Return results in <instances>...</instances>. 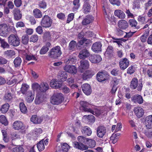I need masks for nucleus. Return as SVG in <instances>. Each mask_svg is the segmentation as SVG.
Here are the masks:
<instances>
[{"label": "nucleus", "instance_id": "f257e3e1", "mask_svg": "<svg viewBox=\"0 0 152 152\" xmlns=\"http://www.w3.org/2000/svg\"><path fill=\"white\" fill-rule=\"evenodd\" d=\"M88 139L82 136H79L77 137V140L80 143L77 142H75L73 143V146L76 148L82 150L87 149L88 147L86 145H84L83 144H87Z\"/></svg>", "mask_w": 152, "mask_h": 152}, {"label": "nucleus", "instance_id": "f03ea898", "mask_svg": "<svg viewBox=\"0 0 152 152\" xmlns=\"http://www.w3.org/2000/svg\"><path fill=\"white\" fill-rule=\"evenodd\" d=\"M61 47L57 46L52 48L48 54V56L54 59L60 57L62 54Z\"/></svg>", "mask_w": 152, "mask_h": 152}, {"label": "nucleus", "instance_id": "7ed1b4c3", "mask_svg": "<svg viewBox=\"0 0 152 152\" xmlns=\"http://www.w3.org/2000/svg\"><path fill=\"white\" fill-rule=\"evenodd\" d=\"M64 99L63 94L61 93H54L51 97V103L53 104L58 105Z\"/></svg>", "mask_w": 152, "mask_h": 152}, {"label": "nucleus", "instance_id": "20e7f679", "mask_svg": "<svg viewBox=\"0 0 152 152\" xmlns=\"http://www.w3.org/2000/svg\"><path fill=\"white\" fill-rule=\"evenodd\" d=\"M7 40L9 44L13 46L17 47L20 45V40L16 34H11L8 37Z\"/></svg>", "mask_w": 152, "mask_h": 152}, {"label": "nucleus", "instance_id": "39448f33", "mask_svg": "<svg viewBox=\"0 0 152 152\" xmlns=\"http://www.w3.org/2000/svg\"><path fill=\"white\" fill-rule=\"evenodd\" d=\"M130 87L131 89H135L137 88L138 91H141L142 87V85L141 82L138 83V80L136 77L133 78L130 83Z\"/></svg>", "mask_w": 152, "mask_h": 152}, {"label": "nucleus", "instance_id": "423d86ee", "mask_svg": "<svg viewBox=\"0 0 152 152\" xmlns=\"http://www.w3.org/2000/svg\"><path fill=\"white\" fill-rule=\"evenodd\" d=\"M109 78V75L107 72L105 71L99 72L96 75V78L99 82H103Z\"/></svg>", "mask_w": 152, "mask_h": 152}, {"label": "nucleus", "instance_id": "0eeeda50", "mask_svg": "<svg viewBox=\"0 0 152 152\" xmlns=\"http://www.w3.org/2000/svg\"><path fill=\"white\" fill-rule=\"evenodd\" d=\"M52 22V20L48 15H45L42 19L41 24L43 27L48 28L51 26Z\"/></svg>", "mask_w": 152, "mask_h": 152}, {"label": "nucleus", "instance_id": "6e6552de", "mask_svg": "<svg viewBox=\"0 0 152 152\" xmlns=\"http://www.w3.org/2000/svg\"><path fill=\"white\" fill-rule=\"evenodd\" d=\"M80 110L85 112H90L91 111V109L90 108V104L84 101H81L80 102Z\"/></svg>", "mask_w": 152, "mask_h": 152}, {"label": "nucleus", "instance_id": "1a4fd4ad", "mask_svg": "<svg viewBox=\"0 0 152 152\" xmlns=\"http://www.w3.org/2000/svg\"><path fill=\"white\" fill-rule=\"evenodd\" d=\"M97 135L99 138H102L106 132V128L104 126H98L97 129Z\"/></svg>", "mask_w": 152, "mask_h": 152}, {"label": "nucleus", "instance_id": "9d476101", "mask_svg": "<svg viewBox=\"0 0 152 152\" xmlns=\"http://www.w3.org/2000/svg\"><path fill=\"white\" fill-rule=\"evenodd\" d=\"M129 64V61L126 58H122L120 59L119 65L121 69L124 70L128 66Z\"/></svg>", "mask_w": 152, "mask_h": 152}, {"label": "nucleus", "instance_id": "9b49d317", "mask_svg": "<svg viewBox=\"0 0 152 152\" xmlns=\"http://www.w3.org/2000/svg\"><path fill=\"white\" fill-rule=\"evenodd\" d=\"M102 44L99 42L94 43L91 47V50L95 53H99L102 51Z\"/></svg>", "mask_w": 152, "mask_h": 152}, {"label": "nucleus", "instance_id": "f8f14e48", "mask_svg": "<svg viewBox=\"0 0 152 152\" xmlns=\"http://www.w3.org/2000/svg\"><path fill=\"white\" fill-rule=\"evenodd\" d=\"M8 31V28L6 24L2 23L0 24V35L6 37Z\"/></svg>", "mask_w": 152, "mask_h": 152}, {"label": "nucleus", "instance_id": "ddd939ff", "mask_svg": "<svg viewBox=\"0 0 152 152\" xmlns=\"http://www.w3.org/2000/svg\"><path fill=\"white\" fill-rule=\"evenodd\" d=\"M80 65L79 66V68L80 72H82L84 70L87 69L89 66L88 62L86 60H82L80 61Z\"/></svg>", "mask_w": 152, "mask_h": 152}, {"label": "nucleus", "instance_id": "4468645a", "mask_svg": "<svg viewBox=\"0 0 152 152\" xmlns=\"http://www.w3.org/2000/svg\"><path fill=\"white\" fill-rule=\"evenodd\" d=\"M64 70L66 72L72 74H76L77 72V69L75 66L66 65L64 67Z\"/></svg>", "mask_w": 152, "mask_h": 152}, {"label": "nucleus", "instance_id": "2eb2a0df", "mask_svg": "<svg viewBox=\"0 0 152 152\" xmlns=\"http://www.w3.org/2000/svg\"><path fill=\"white\" fill-rule=\"evenodd\" d=\"M81 87L82 91L85 94L89 95L91 94L92 90L90 85L87 83H85Z\"/></svg>", "mask_w": 152, "mask_h": 152}, {"label": "nucleus", "instance_id": "dca6fc26", "mask_svg": "<svg viewBox=\"0 0 152 152\" xmlns=\"http://www.w3.org/2000/svg\"><path fill=\"white\" fill-rule=\"evenodd\" d=\"M77 61V57L73 55H72L69 56L65 59L64 62L67 64H73L75 63Z\"/></svg>", "mask_w": 152, "mask_h": 152}, {"label": "nucleus", "instance_id": "f3484780", "mask_svg": "<svg viewBox=\"0 0 152 152\" xmlns=\"http://www.w3.org/2000/svg\"><path fill=\"white\" fill-rule=\"evenodd\" d=\"M34 97V92L33 91H28L26 93V99L28 102H31Z\"/></svg>", "mask_w": 152, "mask_h": 152}, {"label": "nucleus", "instance_id": "a211bd4d", "mask_svg": "<svg viewBox=\"0 0 152 152\" xmlns=\"http://www.w3.org/2000/svg\"><path fill=\"white\" fill-rule=\"evenodd\" d=\"M67 77L68 75L66 72L62 71H60L57 75V78L62 82L66 81Z\"/></svg>", "mask_w": 152, "mask_h": 152}, {"label": "nucleus", "instance_id": "6ab92c4d", "mask_svg": "<svg viewBox=\"0 0 152 152\" xmlns=\"http://www.w3.org/2000/svg\"><path fill=\"white\" fill-rule=\"evenodd\" d=\"M90 61L93 63H97L102 60L101 57L99 55H91L89 57Z\"/></svg>", "mask_w": 152, "mask_h": 152}, {"label": "nucleus", "instance_id": "aec40b11", "mask_svg": "<svg viewBox=\"0 0 152 152\" xmlns=\"http://www.w3.org/2000/svg\"><path fill=\"white\" fill-rule=\"evenodd\" d=\"M131 99L132 101L135 103L141 104L143 102L142 97L140 95H134L132 97Z\"/></svg>", "mask_w": 152, "mask_h": 152}, {"label": "nucleus", "instance_id": "412c9836", "mask_svg": "<svg viewBox=\"0 0 152 152\" xmlns=\"http://www.w3.org/2000/svg\"><path fill=\"white\" fill-rule=\"evenodd\" d=\"M90 55V54L88 50L86 48H85L80 52L78 56L80 59H84L89 56Z\"/></svg>", "mask_w": 152, "mask_h": 152}, {"label": "nucleus", "instance_id": "4be33fe9", "mask_svg": "<svg viewBox=\"0 0 152 152\" xmlns=\"http://www.w3.org/2000/svg\"><path fill=\"white\" fill-rule=\"evenodd\" d=\"M13 13L14 16V19L16 20H20L22 18V14L18 8H15L13 10Z\"/></svg>", "mask_w": 152, "mask_h": 152}, {"label": "nucleus", "instance_id": "5701e85b", "mask_svg": "<svg viewBox=\"0 0 152 152\" xmlns=\"http://www.w3.org/2000/svg\"><path fill=\"white\" fill-rule=\"evenodd\" d=\"M118 27L122 29H126L129 26V24L127 21L125 20H121L118 23Z\"/></svg>", "mask_w": 152, "mask_h": 152}, {"label": "nucleus", "instance_id": "b1692460", "mask_svg": "<svg viewBox=\"0 0 152 152\" xmlns=\"http://www.w3.org/2000/svg\"><path fill=\"white\" fill-rule=\"evenodd\" d=\"M94 74L93 71L88 70L83 74L82 78L83 80H86L91 77Z\"/></svg>", "mask_w": 152, "mask_h": 152}, {"label": "nucleus", "instance_id": "393cba45", "mask_svg": "<svg viewBox=\"0 0 152 152\" xmlns=\"http://www.w3.org/2000/svg\"><path fill=\"white\" fill-rule=\"evenodd\" d=\"M12 127L15 130L23 129L24 128L23 123L20 121H15L13 124Z\"/></svg>", "mask_w": 152, "mask_h": 152}, {"label": "nucleus", "instance_id": "a878e982", "mask_svg": "<svg viewBox=\"0 0 152 152\" xmlns=\"http://www.w3.org/2000/svg\"><path fill=\"white\" fill-rule=\"evenodd\" d=\"M94 19L92 15H88L83 20L82 23L83 25H87L91 22Z\"/></svg>", "mask_w": 152, "mask_h": 152}, {"label": "nucleus", "instance_id": "bb28decb", "mask_svg": "<svg viewBox=\"0 0 152 152\" xmlns=\"http://www.w3.org/2000/svg\"><path fill=\"white\" fill-rule=\"evenodd\" d=\"M134 111L138 118H140L142 117L144 113L143 110L141 107L134 108Z\"/></svg>", "mask_w": 152, "mask_h": 152}, {"label": "nucleus", "instance_id": "cd10ccee", "mask_svg": "<svg viewBox=\"0 0 152 152\" xmlns=\"http://www.w3.org/2000/svg\"><path fill=\"white\" fill-rule=\"evenodd\" d=\"M146 127L148 129L152 128V115L147 116L145 119Z\"/></svg>", "mask_w": 152, "mask_h": 152}, {"label": "nucleus", "instance_id": "c85d7f7f", "mask_svg": "<svg viewBox=\"0 0 152 152\" xmlns=\"http://www.w3.org/2000/svg\"><path fill=\"white\" fill-rule=\"evenodd\" d=\"M81 131L82 134L85 135L90 136L92 133L91 128L88 126L82 127Z\"/></svg>", "mask_w": 152, "mask_h": 152}, {"label": "nucleus", "instance_id": "c756f323", "mask_svg": "<svg viewBox=\"0 0 152 152\" xmlns=\"http://www.w3.org/2000/svg\"><path fill=\"white\" fill-rule=\"evenodd\" d=\"M115 15L121 19H124L125 17V15L122 10H116L114 12Z\"/></svg>", "mask_w": 152, "mask_h": 152}, {"label": "nucleus", "instance_id": "7c9ffc66", "mask_svg": "<svg viewBox=\"0 0 152 152\" xmlns=\"http://www.w3.org/2000/svg\"><path fill=\"white\" fill-rule=\"evenodd\" d=\"M52 82L50 83V86L53 88H61L62 86V83H59L56 80H52Z\"/></svg>", "mask_w": 152, "mask_h": 152}, {"label": "nucleus", "instance_id": "2f4dec72", "mask_svg": "<svg viewBox=\"0 0 152 152\" xmlns=\"http://www.w3.org/2000/svg\"><path fill=\"white\" fill-rule=\"evenodd\" d=\"M31 121L34 124H40L42 121L40 118H38L36 115H33L30 119Z\"/></svg>", "mask_w": 152, "mask_h": 152}, {"label": "nucleus", "instance_id": "473e14b6", "mask_svg": "<svg viewBox=\"0 0 152 152\" xmlns=\"http://www.w3.org/2000/svg\"><path fill=\"white\" fill-rule=\"evenodd\" d=\"M9 107V104L8 103H5L1 106L0 108V110L2 113H5L8 111Z\"/></svg>", "mask_w": 152, "mask_h": 152}, {"label": "nucleus", "instance_id": "72a5a7b5", "mask_svg": "<svg viewBox=\"0 0 152 152\" xmlns=\"http://www.w3.org/2000/svg\"><path fill=\"white\" fill-rule=\"evenodd\" d=\"M13 95L11 93L7 92L5 94L4 96V100L6 102L11 101L13 98Z\"/></svg>", "mask_w": 152, "mask_h": 152}, {"label": "nucleus", "instance_id": "f704fd0d", "mask_svg": "<svg viewBox=\"0 0 152 152\" xmlns=\"http://www.w3.org/2000/svg\"><path fill=\"white\" fill-rule=\"evenodd\" d=\"M49 88L48 85L46 83H42L40 85L39 89L42 92H45Z\"/></svg>", "mask_w": 152, "mask_h": 152}, {"label": "nucleus", "instance_id": "c9c22d12", "mask_svg": "<svg viewBox=\"0 0 152 152\" xmlns=\"http://www.w3.org/2000/svg\"><path fill=\"white\" fill-rule=\"evenodd\" d=\"M33 14L34 17L36 18H40L42 17V12L37 9H35L34 10Z\"/></svg>", "mask_w": 152, "mask_h": 152}, {"label": "nucleus", "instance_id": "e433bc0d", "mask_svg": "<svg viewBox=\"0 0 152 152\" xmlns=\"http://www.w3.org/2000/svg\"><path fill=\"white\" fill-rule=\"evenodd\" d=\"M129 23L130 26L131 27H135L136 28H137V29L140 28V26H137V21L134 19L129 20Z\"/></svg>", "mask_w": 152, "mask_h": 152}, {"label": "nucleus", "instance_id": "4c0bfd02", "mask_svg": "<svg viewBox=\"0 0 152 152\" xmlns=\"http://www.w3.org/2000/svg\"><path fill=\"white\" fill-rule=\"evenodd\" d=\"M4 54L7 56L9 58H12L15 55V51L13 50H9L5 51Z\"/></svg>", "mask_w": 152, "mask_h": 152}, {"label": "nucleus", "instance_id": "58836bf2", "mask_svg": "<svg viewBox=\"0 0 152 152\" xmlns=\"http://www.w3.org/2000/svg\"><path fill=\"white\" fill-rule=\"evenodd\" d=\"M37 147L39 151H42L45 148V146L44 144V139L40 141L37 144Z\"/></svg>", "mask_w": 152, "mask_h": 152}, {"label": "nucleus", "instance_id": "ea45409f", "mask_svg": "<svg viewBox=\"0 0 152 152\" xmlns=\"http://www.w3.org/2000/svg\"><path fill=\"white\" fill-rule=\"evenodd\" d=\"M83 9L84 10V13L86 14L90 11V5L88 3H85L83 5Z\"/></svg>", "mask_w": 152, "mask_h": 152}, {"label": "nucleus", "instance_id": "a19ab883", "mask_svg": "<svg viewBox=\"0 0 152 152\" xmlns=\"http://www.w3.org/2000/svg\"><path fill=\"white\" fill-rule=\"evenodd\" d=\"M22 60L21 58L20 57H16L14 60L13 62L14 66L15 67H19L20 66Z\"/></svg>", "mask_w": 152, "mask_h": 152}, {"label": "nucleus", "instance_id": "79ce46f5", "mask_svg": "<svg viewBox=\"0 0 152 152\" xmlns=\"http://www.w3.org/2000/svg\"><path fill=\"white\" fill-rule=\"evenodd\" d=\"M0 122L5 126H7L8 124V122L7 119L4 115L0 116Z\"/></svg>", "mask_w": 152, "mask_h": 152}, {"label": "nucleus", "instance_id": "37998d69", "mask_svg": "<svg viewBox=\"0 0 152 152\" xmlns=\"http://www.w3.org/2000/svg\"><path fill=\"white\" fill-rule=\"evenodd\" d=\"M44 100V99L42 96L41 95H38L36 96L35 102L36 104H39L42 103Z\"/></svg>", "mask_w": 152, "mask_h": 152}, {"label": "nucleus", "instance_id": "c03bdc74", "mask_svg": "<svg viewBox=\"0 0 152 152\" xmlns=\"http://www.w3.org/2000/svg\"><path fill=\"white\" fill-rule=\"evenodd\" d=\"M140 2L139 0H135L133 2L132 8L133 9L140 8Z\"/></svg>", "mask_w": 152, "mask_h": 152}, {"label": "nucleus", "instance_id": "a18cd8bd", "mask_svg": "<svg viewBox=\"0 0 152 152\" xmlns=\"http://www.w3.org/2000/svg\"><path fill=\"white\" fill-rule=\"evenodd\" d=\"M73 4L74 5V6L72 9L73 11H75L78 9L80 6L79 0H74L73 1Z\"/></svg>", "mask_w": 152, "mask_h": 152}, {"label": "nucleus", "instance_id": "49530a36", "mask_svg": "<svg viewBox=\"0 0 152 152\" xmlns=\"http://www.w3.org/2000/svg\"><path fill=\"white\" fill-rule=\"evenodd\" d=\"M113 48L112 46H109L107 49L105 53L111 56H113Z\"/></svg>", "mask_w": 152, "mask_h": 152}, {"label": "nucleus", "instance_id": "de8ad7c7", "mask_svg": "<svg viewBox=\"0 0 152 152\" xmlns=\"http://www.w3.org/2000/svg\"><path fill=\"white\" fill-rule=\"evenodd\" d=\"M76 46H77V43L74 40L71 41L69 45V48L70 50H73Z\"/></svg>", "mask_w": 152, "mask_h": 152}, {"label": "nucleus", "instance_id": "09e8293b", "mask_svg": "<svg viewBox=\"0 0 152 152\" xmlns=\"http://www.w3.org/2000/svg\"><path fill=\"white\" fill-rule=\"evenodd\" d=\"M111 74L115 76H120L121 73L119 69H114L111 71Z\"/></svg>", "mask_w": 152, "mask_h": 152}, {"label": "nucleus", "instance_id": "8fccbe9b", "mask_svg": "<svg viewBox=\"0 0 152 152\" xmlns=\"http://www.w3.org/2000/svg\"><path fill=\"white\" fill-rule=\"evenodd\" d=\"M20 108L21 111L23 113L27 112V109L25 104L23 102H21L20 104Z\"/></svg>", "mask_w": 152, "mask_h": 152}, {"label": "nucleus", "instance_id": "3c124183", "mask_svg": "<svg viewBox=\"0 0 152 152\" xmlns=\"http://www.w3.org/2000/svg\"><path fill=\"white\" fill-rule=\"evenodd\" d=\"M25 59L27 61H30L31 60H37V59L32 54H26L25 55Z\"/></svg>", "mask_w": 152, "mask_h": 152}, {"label": "nucleus", "instance_id": "603ef678", "mask_svg": "<svg viewBox=\"0 0 152 152\" xmlns=\"http://www.w3.org/2000/svg\"><path fill=\"white\" fill-rule=\"evenodd\" d=\"M104 111L102 110L97 109L95 111L91 110V111H90V113L94 115L98 116L103 113Z\"/></svg>", "mask_w": 152, "mask_h": 152}, {"label": "nucleus", "instance_id": "864d4df0", "mask_svg": "<svg viewBox=\"0 0 152 152\" xmlns=\"http://www.w3.org/2000/svg\"><path fill=\"white\" fill-rule=\"evenodd\" d=\"M51 35L50 32L49 31L45 32L43 36V39L45 41H48L50 39Z\"/></svg>", "mask_w": 152, "mask_h": 152}, {"label": "nucleus", "instance_id": "5fc2aeb1", "mask_svg": "<svg viewBox=\"0 0 152 152\" xmlns=\"http://www.w3.org/2000/svg\"><path fill=\"white\" fill-rule=\"evenodd\" d=\"M86 144L88 145L90 148H94L95 146L96 142L94 140L89 139Z\"/></svg>", "mask_w": 152, "mask_h": 152}, {"label": "nucleus", "instance_id": "6e6d98bb", "mask_svg": "<svg viewBox=\"0 0 152 152\" xmlns=\"http://www.w3.org/2000/svg\"><path fill=\"white\" fill-rule=\"evenodd\" d=\"M29 40L28 36V35H25L22 37V42L25 45H27Z\"/></svg>", "mask_w": 152, "mask_h": 152}, {"label": "nucleus", "instance_id": "4d7b16f0", "mask_svg": "<svg viewBox=\"0 0 152 152\" xmlns=\"http://www.w3.org/2000/svg\"><path fill=\"white\" fill-rule=\"evenodd\" d=\"M61 145L62 149L63 152H67L69 148V146L68 144L66 143H63Z\"/></svg>", "mask_w": 152, "mask_h": 152}, {"label": "nucleus", "instance_id": "13d9d810", "mask_svg": "<svg viewBox=\"0 0 152 152\" xmlns=\"http://www.w3.org/2000/svg\"><path fill=\"white\" fill-rule=\"evenodd\" d=\"M29 86L26 84H23L21 88V91L23 94H25L28 90Z\"/></svg>", "mask_w": 152, "mask_h": 152}, {"label": "nucleus", "instance_id": "bf43d9fd", "mask_svg": "<svg viewBox=\"0 0 152 152\" xmlns=\"http://www.w3.org/2000/svg\"><path fill=\"white\" fill-rule=\"evenodd\" d=\"M12 152H23L24 149L21 147H16L11 150Z\"/></svg>", "mask_w": 152, "mask_h": 152}, {"label": "nucleus", "instance_id": "052dcab7", "mask_svg": "<svg viewBox=\"0 0 152 152\" xmlns=\"http://www.w3.org/2000/svg\"><path fill=\"white\" fill-rule=\"evenodd\" d=\"M38 37L37 35H33L30 37V41L33 42H35L38 41Z\"/></svg>", "mask_w": 152, "mask_h": 152}, {"label": "nucleus", "instance_id": "680f3d73", "mask_svg": "<svg viewBox=\"0 0 152 152\" xmlns=\"http://www.w3.org/2000/svg\"><path fill=\"white\" fill-rule=\"evenodd\" d=\"M87 119L88 122L94 123L95 121V117L92 115H88L87 117Z\"/></svg>", "mask_w": 152, "mask_h": 152}, {"label": "nucleus", "instance_id": "e2e57ef3", "mask_svg": "<svg viewBox=\"0 0 152 152\" xmlns=\"http://www.w3.org/2000/svg\"><path fill=\"white\" fill-rule=\"evenodd\" d=\"M135 70V68L134 66H131L129 67L127 71V73L131 75L134 72Z\"/></svg>", "mask_w": 152, "mask_h": 152}, {"label": "nucleus", "instance_id": "0e129e2a", "mask_svg": "<svg viewBox=\"0 0 152 152\" xmlns=\"http://www.w3.org/2000/svg\"><path fill=\"white\" fill-rule=\"evenodd\" d=\"M1 47L3 48H9L10 47V45L9 44L6 42L4 39L1 43Z\"/></svg>", "mask_w": 152, "mask_h": 152}, {"label": "nucleus", "instance_id": "69168bd1", "mask_svg": "<svg viewBox=\"0 0 152 152\" xmlns=\"http://www.w3.org/2000/svg\"><path fill=\"white\" fill-rule=\"evenodd\" d=\"M118 137H116L115 135H112L110 137V140L111 143L114 144L118 141Z\"/></svg>", "mask_w": 152, "mask_h": 152}, {"label": "nucleus", "instance_id": "338daca9", "mask_svg": "<svg viewBox=\"0 0 152 152\" xmlns=\"http://www.w3.org/2000/svg\"><path fill=\"white\" fill-rule=\"evenodd\" d=\"M49 48L43 46L40 50V54L43 55L45 54L48 50Z\"/></svg>", "mask_w": 152, "mask_h": 152}, {"label": "nucleus", "instance_id": "774afa93", "mask_svg": "<svg viewBox=\"0 0 152 152\" xmlns=\"http://www.w3.org/2000/svg\"><path fill=\"white\" fill-rule=\"evenodd\" d=\"M83 45L84 46V38L79 41L77 43V47L79 49H81L83 47Z\"/></svg>", "mask_w": 152, "mask_h": 152}]
</instances>
